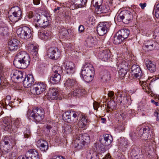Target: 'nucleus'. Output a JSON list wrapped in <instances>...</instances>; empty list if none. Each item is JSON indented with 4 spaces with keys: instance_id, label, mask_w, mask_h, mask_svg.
Instances as JSON below:
<instances>
[{
    "instance_id": "f257e3e1",
    "label": "nucleus",
    "mask_w": 159,
    "mask_h": 159,
    "mask_svg": "<svg viewBox=\"0 0 159 159\" xmlns=\"http://www.w3.org/2000/svg\"><path fill=\"white\" fill-rule=\"evenodd\" d=\"M30 57L26 52L21 51L17 53L13 61L14 65L17 68L25 69L29 65Z\"/></svg>"
},
{
    "instance_id": "f03ea898",
    "label": "nucleus",
    "mask_w": 159,
    "mask_h": 159,
    "mask_svg": "<svg viewBox=\"0 0 159 159\" xmlns=\"http://www.w3.org/2000/svg\"><path fill=\"white\" fill-rule=\"evenodd\" d=\"M94 71L92 65L86 63L83 66L80 73L82 77L87 82H89L93 79Z\"/></svg>"
},
{
    "instance_id": "7ed1b4c3",
    "label": "nucleus",
    "mask_w": 159,
    "mask_h": 159,
    "mask_svg": "<svg viewBox=\"0 0 159 159\" xmlns=\"http://www.w3.org/2000/svg\"><path fill=\"white\" fill-rule=\"evenodd\" d=\"M44 113L43 109L38 108L36 107L33 108L32 111L28 110L27 115L30 119L32 118L36 121H39L44 118Z\"/></svg>"
},
{
    "instance_id": "20e7f679",
    "label": "nucleus",
    "mask_w": 159,
    "mask_h": 159,
    "mask_svg": "<svg viewBox=\"0 0 159 159\" xmlns=\"http://www.w3.org/2000/svg\"><path fill=\"white\" fill-rule=\"evenodd\" d=\"M47 85L42 82H36L31 88L30 91L34 95H39L46 90Z\"/></svg>"
},
{
    "instance_id": "39448f33",
    "label": "nucleus",
    "mask_w": 159,
    "mask_h": 159,
    "mask_svg": "<svg viewBox=\"0 0 159 159\" xmlns=\"http://www.w3.org/2000/svg\"><path fill=\"white\" fill-rule=\"evenodd\" d=\"M125 60L122 57H118L116 61V65L119 69L118 73L120 77H124L127 72L126 70L124 69L128 66L127 60Z\"/></svg>"
},
{
    "instance_id": "423d86ee",
    "label": "nucleus",
    "mask_w": 159,
    "mask_h": 159,
    "mask_svg": "<svg viewBox=\"0 0 159 159\" xmlns=\"http://www.w3.org/2000/svg\"><path fill=\"white\" fill-rule=\"evenodd\" d=\"M12 147L10 138L7 137H3L0 142V150L3 153L9 152Z\"/></svg>"
},
{
    "instance_id": "0eeeda50",
    "label": "nucleus",
    "mask_w": 159,
    "mask_h": 159,
    "mask_svg": "<svg viewBox=\"0 0 159 159\" xmlns=\"http://www.w3.org/2000/svg\"><path fill=\"white\" fill-rule=\"evenodd\" d=\"M16 33L19 37L25 39H30L31 36V30L27 26L19 28L17 30Z\"/></svg>"
},
{
    "instance_id": "6e6552de",
    "label": "nucleus",
    "mask_w": 159,
    "mask_h": 159,
    "mask_svg": "<svg viewBox=\"0 0 159 159\" xmlns=\"http://www.w3.org/2000/svg\"><path fill=\"white\" fill-rule=\"evenodd\" d=\"M34 21L39 24V26L42 27H46L48 25L49 22L47 17L44 15H39L36 14V16L34 17Z\"/></svg>"
},
{
    "instance_id": "1a4fd4ad",
    "label": "nucleus",
    "mask_w": 159,
    "mask_h": 159,
    "mask_svg": "<svg viewBox=\"0 0 159 159\" xmlns=\"http://www.w3.org/2000/svg\"><path fill=\"white\" fill-rule=\"evenodd\" d=\"M133 18V15L130 14L129 12L125 10L121 11L117 16L118 20L119 21H121L124 23H127L128 22L131 20Z\"/></svg>"
},
{
    "instance_id": "9d476101",
    "label": "nucleus",
    "mask_w": 159,
    "mask_h": 159,
    "mask_svg": "<svg viewBox=\"0 0 159 159\" xmlns=\"http://www.w3.org/2000/svg\"><path fill=\"white\" fill-rule=\"evenodd\" d=\"M82 138V136L80 134H77L73 141L74 147L78 150L82 149L87 144V142L80 139V138Z\"/></svg>"
},
{
    "instance_id": "9b49d317",
    "label": "nucleus",
    "mask_w": 159,
    "mask_h": 159,
    "mask_svg": "<svg viewBox=\"0 0 159 159\" xmlns=\"http://www.w3.org/2000/svg\"><path fill=\"white\" fill-rule=\"evenodd\" d=\"M110 25L107 22H100L97 27V31L100 36H103L107 32Z\"/></svg>"
},
{
    "instance_id": "f8f14e48",
    "label": "nucleus",
    "mask_w": 159,
    "mask_h": 159,
    "mask_svg": "<svg viewBox=\"0 0 159 159\" xmlns=\"http://www.w3.org/2000/svg\"><path fill=\"white\" fill-rule=\"evenodd\" d=\"M3 122L1 125V128L5 131H11L12 127V120L9 117H5L2 119Z\"/></svg>"
},
{
    "instance_id": "ddd939ff",
    "label": "nucleus",
    "mask_w": 159,
    "mask_h": 159,
    "mask_svg": "<svg viewBox=\"0 0 159 159\" xmlns=\"http://www.w3.org/2000/svg\"><path fill=\"white\" fill-rule=\"evenodd\" d=\"M150 130L148 127L140 129L139 132L138 137L142 140L148 139V138L150 139L151 137Z\"/></svg>"
},
{
    "instance_id": "4468645a",
    "label": "nucleus",
    "mask_w": 159,
    "mask_h": 159,
    "mask_svg": "<svg viewBox=\"0 0 159 159\" xmlns=\"http://www.w3.org/2000/svg\"><path fill=\"white\" fill-rule=\"evenodd\" d=\"M90 122V120L88 119V117L87 116L82 114L80 120L79 121L77 125L80 128L84 129H86Z\"/></svg>"
},
{
    "instance_id": "2eb2a0df",
    "label": "nucleus",
    "mask_w": 159,
    "mask_h": 159,
    "mask_svg": "<svg viewBox=\"0 0 159 159\" xmlns=\"http://www.w3.org/2000/svg\"><path fill=\"white\" fill-rule=\"evenodd\" d=\"M90 122V120L88 119V117L87 116L82 114L80 120L79 121L77 125L80 128L84 129H86Z\"/></svg>"
},
{
    "instance_id": "dca6fc26",
    "label": "nucleus",
    "mask_w": 159,
    "mask_h": 159,
    "mask_svg": "<svg viewBox=\"0 0 159 159\" xmlns=\"http://www.w3.org/2000/svg\"><path fill=\"white\" fill-rule=\"evenodd\" d=\"M90 122V120L88 119V117L87 116L82 114L80 120L79 121L77 125L80 128L84 129H86Z\"/></svg>"
},
{
    "instance_id": "f3484780",
    "label": "nucleus",
    "mask_w": 159,
    "mask_h": 159,
    "mask_svg": "<svg viewBox=\"0 0 159 159\" xmlns=\"http://www.w3.org/2000/svg\"><path fill=\"white\" fill-rule=\"evenodd\" d=\"M47 55L48 57L51 59H57L60 56V52L57 48L51 47L47 51Z\"/></svg>"
},
{
    "instance_id": "a211bd4d",
    "label": "nucleus",
    "mask_w": 159,
    "mask_h": 159,
    "mask_svg": "<svg viewBox=\"0 0 159 159\" xmlns=\"http://www.w3.org/2000/svg\"><path fill=\"white\" fill-rule=\"evenodd\" d=\"M25 73L17 70H14L12 71L11 74L12 79L16 80L21 81L23 76H25Z\"/></svg>"
},
{
    "instance_id": "6ab92c4d",
    "label": "nucleus",
    "mask_w": 159,
    "mask_h": 159,
    "mask_svg": "<svg viewBox=\"0 0 159 159\" xmlns=\"http://www.w3.org/2000/svg\"><path fill=\"white\" fill-rule=\"evenodd\" d=\"M65 67V70L68 74H72L75 71V66L74 64L71 61H66L63 63Z\"/></svg>"
},
{
    "instance_id": "aec40b11",
    "label": "nucleus",
    "mask_w": 159,
    "mask_h": 159,
    "mask_svg": "<svg viewBox=\"0 0 159 159\" xmlns=\"http://www.w3.org/2000/svg\"><path fill=\"white\" fill-rule=\"evenodd\" d=\"M25 76V77L23 80V85L25 88L30 87L34 83V77L31 74H28Z\"/></svg>"
},
{
    "instance_id": "412c9836",
    "label": "nucleus",
    "mask_w": 159,
    "mask_h": 159,
    "mask_svg": "<svg viewBox=\"0 0 159 159\" xmlns=\"http://www.w3.org/2000/svg\"><path fill=\"white\" fill-rule=\"evenodd\" d=\"M131 70L132 75L138 79H140L142 76L141 70L139 65H133L131 67Z\"/></svg>"
},
{
    "instance_id": "4be33fe9",
    "label": "nucleus",
    "mask_w": 159,
    "mask_h": 159,
    "mask_svg": "<svg viewBox=\"0 0 159 159\" xmlns=\"http://www.w3.org/2000/svg\"><path fill=\"white\" fill-rule=\"evenodd\" d=\"M25 156L28 159H39L38 152L34 149H30L28 151Z\"/></svg>"
},
{
    "instance_id": "5701e85b",
    "label": "nucleus",
    "mask_w": 159,
    "mask_h": 159,
    "mask_svg": "<svg viewBox=\"0 0 159 159\" xmlns=\"http://www.w3.org/2000/svg\"><path fill=\"white\" fill-rule=\"evenodd\" d=\"M103 139L100 141L102 144L105 146L110 145L113 141L112 136L110 134H105L103 135Z\"/></svg>"
},
{
    "instance_id": "b1692460",
    "label": "nucleus",
    "mask_w": 159,
    "mask_h": 159,
    "mask_svg": "<svg viewBox=\"0 0 159 159\" xmlns=\"http://www.w3.org/2000/svg\"><path fill=\"white\" fill-rule=\"evenodd\" d=\"M58 90L56 88L50 89L48 93V98L51 100L57 99L58 98Z\"/></svg>"
},
{
    "instance_id": "393cba45",
    "label": "nucleus",
    "mask_w": 159,
    "mask_h": 159,
    "mask_svg": "<svg viewBox=\"0 0 159 159\" xmlns=\"http://www.w3.org/2000/svg\"><path fill=\"white\" fill-rule=\"evenodd\" d=\"M38 147L43 152H46L48 149L47 142L43 140H39L37 142Z\"/></svg>"
},
{
    "instance_id": "a878e982",
    "label": "nucleus",
    "mask_w": 159,
    "mask_h": 159,
    "mask_svg": "<svg viewBox=\"0 0 159 159\" xmlns=\"http://www.w3.org/2000/svg\"><path fill=\"white\" fill-rule=\"evenodd\" d=\"M111 53L109 51L103 50L99 54L98 57L99 59L103 61H107L110 57Z\"/></svg>"
},
{
    "instance_id": "bb28decb",
    "label": "nucleus",
    "mask_w": 159,
    "mask_h": 159,
    "mask_svg": "<svg viewBox=\"0 0 159 159\" xmlns=\"http://www.w3.org/2000/svg\"><path fill=\"white\" fill-rule=\"evenodd\" d=\"M64 85L66 87L70 89L75 88L78 85V83L75 79L69 78L66 80L64 83Z\"/></svg>"
},
{
    "instance_id": "cd10ccee",
    "label": "nucleus",
    "mask_w": 159,
    "mask_h": 159,
    "mask_svg": "<svg viewBox=\"0 0 159 159\" xmlns=\"http://www.w3.org/2000/svg\"><path fill=\"white\" fill-rule=\"evenodd\" d=\"M157 44L156 43L152 40L147 41L144 43L145 49L148 51L153 49Z\"/></svg>"
},
{
    "instance_id": "c85d7f7f",
    "label": "nucleus",
    "mask_w": 159,
    "mask_h": 159,
    "mask_svg": "<svg viewBox=\"0 0 159 159\" xmlns=\"http://www.w3.org/2000/svg\"><path fill=\"white\" fill-rule=\"evenodd\" d=\"M76 8L84 6L87 0H71Z\"/></svg>"
},
{
    "instance_id": "c756f323",
    "label": "nucleus",
    "mask_w": 159,
    "mask_h": 159,
    "mask_svg": "<svg viewBox=\"0 0 159 159\" xmlns=\"http://www.w3.org/2000/svg\"><path fill=\"white\" fill-rule=\"evenodd\" d=\"M146 65L148 69L151 72H153L156 71V65L151 61H147Z\"/></svg>"
},
{
    "instance_id": "7c9ffc66",
    "label": "nucleus",
    "mask_w": 159,
    "mask_h": 159,
    "mask_svg": "<svg viewBox=\"0 0 159 159\" xmlns=\"http://www.w3.org/2000/svg\"><path fill=\"white\" fill-rule=\"evenodd\" d=\"M61 79V76L58 73L55 74L53 76L50 77V81L52 84H56L58 83Z\"/></svg>"
},
{
    "instance_id": "2f4dec72",
    "label": "nucleus",
    "mask_w": 159,
    "mask_h": 159,
    "mask_svg": "<svg viewBox=\"0 0 159 159\" xmlns=\"http://www.w3.org/2000/svg\"><path fill=\"white\" fill-rule=\"evenodd\" d=\"M84 92V90L80 88H76L72 93V95L74 96H82Z\"/></svg>"
},
{
    "instance_id": "473e14b6",
    "label": "nucleus",
    "mask_w": 159,
    "mask_h": 159,
    "mask_svg": "<svg viewBox=\"0 0 159 159\" xmlns=\"http://www.w3.org/2000/svg\"><path fill=\"white\" fill-rule=\"evenodd\" d=\"M14 11L13 12L15 16L17 18L18 20L21 18L22 15V11L20 8L18 6H15L14 7Z\"/></svg>"
},
{
    "instance_id": "72a5a7b5",
    "label": "nucleus",
    "mask_w": 159,
    "mask_h": 159,
    "mask_svg": "<svg viewBox=\"0 0 159 159\" xmlns=\"http://www.w3.org/2000/svg\"><path fill=\"white\" fill-rule=\"evenodd\" d=\"M121 92L120 90H118L117 92L115 94L116 95L119 96L120 97V103L122 104L123 105H125L127 103V102L128 99L127 97H125V95H123L121 93Z\"/></svg>"
},
{
    "instance_id": "f704fd0d",
    "label": "nucleus",
    "mask_w": 159,
    "mask_h": 159,
    "mask_svg": "<svg viewBox=\"0 0 159 159\" xmlns=\"http://www.w3.org/2000/svg\"><path fill=\"white\" fill-rule=\"evenodd\" d=\"M29 49L31 50V53L33 56H37L38 54V47L33 44H30L29 46Z\"/></svg>"
},
{
    "instance_id": "c9c22d12",
    "label": "nucleus",
    "mask_w": 159,
    "mask_h": 159,
    "mask_svg": "<svg viewBox=\"0 0 159 159\" xmlns=\"http://www.w3.org/2000/svg\"><path fill=\"white\" fill-rule=\"evenodd\" d=\"M86 43L87 46L90 48L93 46L96 43L95 39L91 36L89 37L86 40Z\"/></svg>"
},
{
    "instance_id": "e433bc0d",
    "label": "nucleus",
    "mask_w": 159,
    "mask_h": 159,
    "mask_svg": "<svg viewBox=\"0 0 159 159\" xmlns=\"http://www.w3.org/2000/svg\"><path fill=\"white\" fill-rule=\"evenodd\" d=\"M79 117L78 113L77 112L72 111L71 112V115L70 120V123H73L77 121Z\"/></svg>"
},
{
    "instance_id": "4c0bfd02",
    "label": "nucleus",
    "mask_w": 159,
    "mask_h": 159,
    "mask_svg": "<svg viewBox=\"0 0 159 159\" xmlns=\"http://www.w3.org/2000/svg\"><path fill=\"white\" fill-rule=\"evenodd\" d=\"M120 34L119 35L121 36L124 39L128 37L130 33L129 30L127 29H122L120 30Z\"/></svg>"
},
{
    "instance_id": "58836bf2",
    "label": "nucleus",
    "mask_w": 159,
    "mask_h": 159,
    "mask_svg": "<svg viewBox=\"0 0 159 159\" xmlns=\"http://www.w3.org/2000/svg\"><path fill=\"white\" fill-rule=\"evenodd\" d=\"M51 33L49 31L47 32L44 31L43 32L40 34V38L44 40H47L48 39L50 38Z\"/></svg>"
},
{
    "instance_id": "ea45409f",
    "label": "nucleus",
    "mask_w": 159,
    "mask_h": 159,
    "mask_svg": "<svg viewBox=\"0 0 159 159\" xmlns=\"http://www.w3.org/2000/svg\"><path fill=\"white\" fill-rule=\"evenodd\" d=\"M124 39L119 34L117 36H115L113 39V43L115 44H119Z\"/></svg>"
},
{
    "instance_id": "a19ab883",
    "label": "nucleus",
    "mask_w": 159,
    "mask_h": 159,
    "mask_svg": "<svg viewBox=\"0 0 159 159\" xmlns=\"http://www.w3.org/2000/svg\"><path fill=\"white\" fill-rule=\"evenodd\" d=\"M71 112L67 111L63 115V118L68 123H70Z\"/></svg>"
},
{
    "instance_id": "79ce46f5",
    "label": "nucleus",
    "mask_w": 159,
    "mask_h": 159,
    "mask_svg": "<svg viewBox=\"0 0 159 159\" xmlns=\"http://www.w3.org/2000/svg\"><path fill=\"white\" fill-rule=\"evenodd\" d=\"M153 144V141L149 140L147 141L144 146V148L146 150V151L150 150L152 148Z\"/></svg>"
},
{
    "instance_id": "37998d69",
    "label": "nucleus",
    "mask_w": 159,
    "mask_h": 159,
    "mask_svg": "<svg viewBox=\"0 0 159 159\" xmlns=\"http://www.w3.org/2000/svg\"><path fill=\"white\" fill-rule=\"evenodd\" d=\"M100 11L102 13H106L111 11L110 7L107 4H105L104 6L102 7Z\"/></svg>"
},
{
    "instance_id": "c03bdc74",
    "label": "nucleus",
    "mask_w": 159,
    "mask_h": 159,
    "mask_svg": "<svg viewBox=\"0 0 159 159\" xmlns=\"http://www.w3.org/2000/svg\"><path fill=\"white\" fill-rule=\"evenodd\" d=\"M73 130V128H71V127L70 125H66L64 127V129L62 130V131L66 134H69L71 133Z\"/></svg>"
},
{
    "instance_id": "a18cd8bd",
    "label": "nucleus",
    "mask_w": 159,
    "mask_h": 159,
    "mask_svg": "<svg viewBox=\"0 0 159 159\" xmlns=\"http://www.w3.org/2000/svg\"><path fill=\"white\" fill-rule=\"evenodd\" d=\"M8 29L6 26L0 27V34L2 36H4L7 34Z\"/></svg>"
},
{
    "instance_id": "49530a36",
    "label": "nucleus",
    "mask_w": 159,
    "mask_h": 159,
    "mask_svg": "<svg viewBox=\"0 0 159 159\" xmlns=\"http://www.w3.org/2000/svg\"><path fill=\"white\" fill-rule=\"evenodd\" d=\"M52 70L55 74H60L62 72L61 67L60 66H54L52 68Z\"/></svg>"
},
{
    "instance_id": "de8ad7c7",
    "label": "nucleus",
    "mask_w": 159,
    "mask_h": 159,
    "mask_svg": "<svg viewBox=\"0 0 159 159\" xmlns=\"http://www.w3.org/2000/svg\"><path fill=\"white\" fill-rule=\"evenodd\" d=\"M116 116L118 121L120 122H121L125 117V115L122 112L117 114L116 115Z\"/></svg>"
},
{
    "instance_id": "09e8293b",
    "label": "nucleus",
    "mask_w": 159,
    "mask_h": 159,
    "mask_svg": "<svg viewBox=\"0 0 159 159\" xmlns=\"http://www.w3.org/2000/svg\"><path fill=\"white\" fill-rule=\"evenodd\" d=\"M110 75L108 72H106L101 77V79L103 80L106 81H108L110 79Z\"/></svg>"
},
{
    "instance_id": "8fccbe9b",
    "label": "nucleus",
    "mask_w": 159,
    "mask_h": 159,
    "mask_svg": "<svg viewBox=\"0 0 159 159\" xmlns=\"http://www.w3.org/2000/svg\"><path fill=\"white\" fill-rule=\"evenodd\" d=\"M93 2L94 6L99 8L102 4V0H93Z\"/></svg>"
},
{
    "instance_id": "3c124183",
    "label": "nucleus",
    "mask_w": 159,
    "mask_h": 159,
    "mask_svg": "<svg viewBox=\"0 0 159 159\" xmlns=\"http://www.w3.org/2000/svg\"><path fill=\"white\" fill-rule=\"evenodd\" d=\"M116 103L114 101V100L112 101L109 102L107 104V107L110 109H115L116 108Z\"/></svg>"
},
{
    "instance_id": "603ef678",
    "label": "nucleus",
    "mask_w": 159,
    "mask_h": 159,
    "mask_svg": "<svg viewBox=\"0 0 159 159\" xmlns=\"http://www.w3.org/2000/svg\"><path fill=\"white\" fill-rule=\"evenodd\" d=\"M59 33L60 36H65L68 34L67 30L64 28H62L59 31Z\"/></svg>"
},
{
    "instance_id": "864d4df0",
    "label": "nucleus",
    "mask_w": 159,
    "mask_h": 159,
    "mask_svg": "<svg viewBox=\"0 0 159 159\" xmlns=\"http://www.w3.org/2000/svg\"><path fill=\"white\" fill-rule=\"evenodd\" d=\"M19 42L18 40L16 39H13L11 40L9 43V44L18 47Z\"/></svg>"
},
{
    "instance_id": "5fc2aeb1",
    "label": "nucleus",
    "mask_w": 159,
    "mask_h": 159,
    "mask_svg": "<svg viewBox=\"0 0 159 159\" xmlns=\"http://www.w3.org/2000/svg\"><path fill=\"white\" fill-rule=\"evenodd\" d=\"M82 136V138H80L81 140H83L84 142L86 141H89L90 139V137L89 135L87 134H84L83 135L80 134Z\"/></svg>"
},
{
    "instance_id": "6e6d98bb",
    "label": "nucleus",
    "mask_w": 159,
    "mask_h": 159,
    "mask_svg": "<svg viewBox=\"0 0 159 159\" xmlns=\"http://www.w3.org/2000/svg\"><path fill=\"white\" fill-rule=\"evenodd\" d=\"M8 18L10 20L13 22H16L19 20L13 13L12 15L8 16Z\"/></svg>"
},
{
    "instance_id": "4d7b16f0",
    "label": "nucleus",
    "mask_w": 159,
    "mask_h": 159,
    "mask_svg": "<svg viewBox=\"0 0 159 159\" xmlns=\"http://www.w3.org/2000/svg\"><path fill=\"white\" fill-rule=\"evenodd\" d=\"M154 10L155 16L156 18H159V3L156 6Z\"/></svg>"
},
{
    "instance_id": "13d9d810",
    "label": "nucleus",
    "mask_w": 159,
    "mask_h": 159,
    "mask_svg": "<svg viewBox=\"0 0 159 159\" xmlns=\"http://www.w3.org/2000/svg\"><path fill=\"white\" fill-rule=\"evenodd\" d=\"M125 125L124 124H119L118 125L117 127V129L119 130V131H123L125 130Z\"/></svg>"
},
{
    "instance_id": "bf43d9fd",
    "label": "nucleus",
    "mask_w": 159,
    "mask_h": 159,
    "mask_svg": "<svg viewBox=\"0 0 159 159\" xmlns=\"http://www.w3.org/2000/svg\"><path fill=\"white\" fill-rule=\"evenodd\" d=\"M36 14L34 13L32 11H30L27 13V16L30 19L33 18L34 20V17L35 16H36Z\"/></svg>"
},
{
    "instance_id": "052dcab7",
    "label": "nucleus",
    "mask_w": 159,
    "mask_h": 159,
    "mask_svg": "<svg viewBox=\"0 0 159 159\" xmlns=\"http://www.w3.org/2000/svg\"><path fill=\"white\" fill-rule=\"evenodd\" d=\"M108 96L111 99L114 100V99L115 98V96L114 92L112 91H109L108 93Z\"/></svg>"
},
{
    "instance_id": "680f3d73",
    "label": "nucleus",
    "mask_w": 159,
    "mask_h": 159,
    "mask_svg": "<svg viewBox=\"0 0 159 159\" xmlns=\"http://www.w3.org/2000/svg\"><path fill=\"white\" fill-rule=\"evenodd\" d=\"M18 47L15 46L11 45L9 44L8 48L11 51H15L18 48Z\"/></svg>"
},
{
    "instance_id": "e2e57ef3",
    "label": "nucleus",
    "mask_w": 159,
    "mask_h": 159,
    "mask_svg": "<svg viewBox=\"0 0 159 159\" xmlns=\"http://www.w3.org/2000/svg\"><path fill=\"white\" fill-rule=\"evenodd\" d=\"M139 84L141 87L143 86H146L148 85V83L145 81L140 80L139 81Z\"/></svg>"
},
{
    "instance_id": "0e129e2a",
    "label": "nucleus",
    "mask_w": 159,
    "mask_h": 159,
    "mask_svg": "<svg viewBox=\"0 0 159 159\" xmlns=\"http://www.w3.org/2000/svg\"><path fill=\"white\" fill-rule=\"evenodd\" d=\"M87 158L88 159H91L93 158V157L94 156L92 153H91L90 152H87L86 154Z\"/></svg>"
},
{
    "instance_id": "69168bd1",
    "label": "nucleus",
    "mask_w": 159,
    "mask_h": 159,
    "mask_svg": "<svg viewBox=\"0 0 159 159\" xmlns=\"http://www.w3.org/2000/svg\"><path fill=\"white\" fill-rule=\"evenodd\" d=\"M129 135L130 137H131V139L133 140L137 138V137L138 136L137 134H136L134 132H131L130 134Z\"/></svg>"
},
{
    "instance_id": "338daca9",
    "label": "nucleus",
    "mask_w": 159,
    "mask_h": 159,
    "mask_svg": "<svg viewBox=\"0 0 159 159\" xmlns=\"http://www.w3.org/2000/svg\"><path fill=\"white\" fill-rule=\"evenodd\" d=\"M127 142H126V143L124 141H122L120 143V145H119V146L121 148H122L123 147L126 148V146L127 144Z\"/></svg>"
},
{
    "instance_id": "774afa93",
    "label": "nucleus",
    "mask_w": 159,
    "mask_h": 159,
    "mask_svg": "<svg viewBox=\"0 0 159 159\" xmlns=\"http://www.w3.org/2000/svg\"><path fill=\"white\" fill-rule=\"evenodd\" d=\"M20 119H17L15 120L14 123V124L16 126V127H17L19 126V124L20 123Z\"/></svg>"
}]
</instances>
